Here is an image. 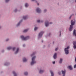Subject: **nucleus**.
Wrapping results in <instances>:
<instances>
[{"label":"nucleus","mask_w":76,"mask_h":76,"mask_svg":"<svg viewBox=\"0 0 76 76\" xmlns=\"http://www.w3.org/2000/svg\"><path fill=\"white\" fill-rule=\"evenodd\" d=\"M27 18L28 17H26V16H25L23 17V19L24 20L26 19H27Z\"/></svg>","instance_id":"nucleus-19"},{"label":"nucleus","mask_w":76,"mask_h":76,"mask_svg":"<svg viewBox=\"0 0 76 76\" xmlns=\"http://www.w3.org/2000/svg\"><path fill=\"white\" fill-rule=\"evenodd\" d=\"M74 68H76V64H75V65H74Z\"/></svg>","instance_id":"nucleus-30"},{"label":"nucleus","mask_w":76,"mask_h":76,"mask_svg":"<svg viewBox=\"0 0 76 76\" xmlns=\"http://www.w3.org/2000/svg\"><path fill=\"white\" fill-rule=\"evenodd\" d=\"M35 58H36V56H34L32 58V61L31 62V65H33L36 63V61H35Z\"/></svg>","instance_id":"nucleus-2"},{"label":"nucleus","mask_w":76,"mask_h":76,"mask_svg":"<svg viewBox=\"0 0 76 76\" xmlns=\"http://www.w3.org/2000/svg\"><path fill=\"white\" fill-rule=\"evenodd\" d=\"M37 29H38L37 27H35L34 29V31H36L37 30Z\"/></svg>","instance_id":"nucleus-27"},{"label":"nucleus","mask_w":76,"mask_h":76,"mask_svg":"<svg viewBox=\"0 0 76 76\" xmlns=\"http://www.w3.org/2000/svg\"><path fill=\"white\" fill-rule=\"evenodd\" d=\"M53 57L54 59H56V58H57V53H55Z\"/></svg>","instance_id":"nucleus-8"},{"label":"nucleus","mask_w":76,"mask_h":76,"mask_svg":"<svg viewBox=\"0 0 76 76\" xmlns=\"http://www.w3.org/2000/svg\"><path fill=\"white\" fill-rule=\"evenodd\" d=\"M28 31V29H26V30H25L23 31V32H27V31Z\"/></svg>","instance_id":"nucleus-21"},{"label":"nucleus","mask_w":76,"mask_h":76,"mask_svg":"<svg viewBox=\"0 0 76 76\" xmlns=\"http://www.w3.org/2000/svg\"><path fill=\"white\" fill-rule=\"evenodd\" d=\"M15 48H13V51H14L15 50Z\"/></svg>","instance_id":"nucleus-31"},{"label":"nucleus","mask_w":76,"mask_h":76,"mask_svg":"<svg viewBox=\"0 0 76 76\" xmlns=\"http://www.w3.org/2000/svg\"><path fill=\"white\" fill-rule=\"evenodd\" d=\"M32 1H35V0H31Z\"/></svg>","instance_id":"nucleus-42"},{"label":"nucleus","mask_w":76,"mask_h":76,"mask_svg":"<svg viewBox=\"0 0 76 76\" xmlns=\"http://www.w3.org/2000/svg\"><path fill=\"white\" fill-rule=\"evenodd\" d=\"M43 34H44V32H42V31L39 34V38L40 37H41Z\"/></svg>","instance_id":"nucleus-5"},{"label":"nucleus","mask_w":76,"mask_h":76,"mask_svg":"<svg viewBox=\"0 0 76 76\" xmlns=\"http://www.w3.org/2000/svg\"><path fill=\"white\" fill-rule=\"evenodd\" d=\"M55 63H56V62H55V61L53 62V64H54Z\"/></svg>","instance_id":"nucleus-34"},{"label":"nucleus","mask_w":76,"mask_h":76,"mask_svg":"<svg viewBox=\"0 0 76 76\" xmlns=\"http://www.w3.org/2000/svg\"><path fill=\"white\" fill-rule=\"evenodd\" d=\"M48 25H49V23H48V22H46L45 23V26L46 27L48 26Z\"/></svg>","instance_id":"nucleus-11"},{"label":"nucleus","mask_w":76,"mask_h":76,"mask_svg":"<svg viewBox=\"0 0 76 76\" xmlns=\"http://www.w3.org/2000/svg\"><path fill=\"white\" fill-rule=\"evenodd\" d=\"M58 50V48H56L55 49V51H57Z\"/></svg>","instance_id":"nucleus-32"},{"label":"nucleus","mask_w":76,"mask_h":76,"mask_svg":"<svg viewBox=\"0 0 76 76\" xmlns=\"http://www.w3.org/2000/svg\"><path fill=\"white\" fill-rule=\"evenodd\" d=\"M7 49L8 50H11V49H12V47H9L7 48Z\"/></svg>","instance_id":"nucleus-20"},{"label":"nucleus","mask_w":76,"mask_h":76,"mask_svg":"<svg viewBox=\"0 0 76 76\" xmlns=\"http://www.w3.org/2000/svg\"><path fill=\"white\" fill-rule=\"evenodd\" d=\"M61 72H62V75H63V76H65L66 72L65 71V70H64V71L62 70Z\"/></svg>","instance_id":"nucleus-6"},{"label":"nucleus","mask_w":76,"mask_h":76,"mask_svg":"<svg viewBox=\"0 0 76 76\" xmlns=\"http://www.w3.org/2000/svg\"><path fill=\"white\" fill-rule=\"evenodd\" d=\"M28 72H25L24 73L25 75H28Z\"/></svg>","instance_id":"nucleus-24"},{"label":"nucleus","mask_w":76,"mask_h":76,"mask_svg":"<svg viewBox=\"0 0 76 76\" xmlns=\"http://www.w3.org/2000/svg\"><path fill=\"white\" fill-rule=\"evenodd\" d=\"M69 48V46H68L66 48H65L64 51L66 54H69V50H68Z\"/></svg>","instance_id":"nucleus-3"},{"label":"nucleus","mask_w":76,"mask_h":76,"mask_svg":"<svg viewBox=\"0 0 76 76\" xmlns=\"http://www.w3.org/2000/svg\"><path fill=\"white\" fill-rule=\"evenodd\" d=\"M75 20H71V25H70V27L69 29L70 31H72V28H73V26H72V25H75Z\"/></svg>","instance_id":"nucleus-1"},{"label":"nucleus","mask_w":76,"mask_h":76,"mask_svg":"<svg viewBox=\"0 0 76 76\" xmlns=\"http://www.w3.org/2000/svg\"><path fill=\"white\" fill-rule=\"evenodd\" d=\"M13 74L14 75V76H17V75H16V73L15 71H13L12 72Z\"/></svg>","instance_id":"nucleus-17"},{"label":"nucleus","mask_w":76,"mask_h":76,"mask_svg":"<svg viewBox=\"0 0 76 76\" xmlns=\"http://www.w3.org/2000/svg\"><path fill=\"white\" fill-rule=\"evenodd\" d=\"M75 2H76V0H75Z\"/></svg>","instance_id":"nucleus-46"},{"label":"nucleus","mask_w":76,"mask_h":76,"mask_svg":"<svg viewBox=\"0 0 76 76\" xmlns=\"http://www.w3.org/2000/svg\"><path fill=\"white\" fill-rule=\"evenodd\" d=\"M25 45H23V47H25Z\"/></svg>","instance_id":"nucleus-40"},{"label":"nucleus","mask_w":76,"mask_h":76,"mask_svg":"<svg viewBox=\"0 0 76 76\" xmlns=\"http://www.w3.org/2000/svg\"><path fill=\"white\" fill-rule=\"evenodd\" d=\"M35 54V53H34L33 54H32V55H31V57H32V56H33V55H34V54Z\"/></svg>","instance_id":"nucleus-29"},{"label":"nucleus","mask_w":76,"mask_h":76,"mask_svg":"<svg viewBox=\"0 0 76 76\" xmlns=\"http://www.w3.org/2000/svg\"><path fill=\"white\" fill-rule=\"evenodd\" d=\"M50 24H51L52 23L50 22Z\"/></svg>","instance_id":"nucleus-41"},{"label":"nucleus","mask_w":76,"mask_h":76,"mask_svg":"<svg viewBox=\"0 0 76 76\" xmlns=\"http://www.w3.org/2000/svg\"><path fill=\"white\" fill-rule=\"evenodd\" d=\"M19 48H17V49L15 53V54H17V53H18V51H19Z\"/></svg>","instance_id":"nucleus-12"},{"label":"nucleus","mask_w":76,"mask_h":76,"mask_svg":"<svg viewBox=\"0 0 76 76\" xmlns=\"http://www.w3.org/2000/svg\"><path fill=\"white\" fill-rule=\"evenodd\" d=\"M58 74L59 75H60L61 74V72H58Z\"/></svg>","instance_id":"nucleus-36"},{"label":"nucleus","mask_w":76,"mask_h":76,"mask_svg":"<svg viewBox=\"0 0 76 76\" xmlns=\"http://www.w3.org/2000/svg\"><path fill=\"white\" fill-rule=\"evenodd\" d=\"M61 35V34H60V37Z\"/></svg>","instance_id":"nucleus-45"},{"label":"nucleus","mask_w":76,"mask_h":76,"mask_svg":"<svg viewBox=\"0 0 76 76\" xmlns=\"http://www.w3.org/2000/svg\"><path fill=\"white\" fill-rule=\"evenodd\" d=\"M9 41V39H7L6 40V41Z\"/></svg>","instance_id":"nucleus-37"},{"label":"nucleus","mask_w":76,"mask_h":76,"mask_svg":"<svg viewBox=\"0 0 76 76\" xmlns=\"http://www.w3.org/2000/svg\"><path fill=\"white\" fill-rule=\"evenodd\" d=\"M23 62H26V61H27V60L25 58H24L23 60Z\"/></svg>","instance_id":"nucleus-13"},{"label":"nucleus","mask_w":76,"mask_h":76,"mask_svg":"<svg viewBox=\"0 0 76 76\" xmlns=\"http://www.w3.org/2000/svg\"><path fill=\"white\" fill-rule=\"evenodd\" d=\"M44 72V71L40 70L39 71V73H43Z\"/></svg>","instance_id":"nucleus-14"},{"label":"nucleus","mask_w":76,"mask_h":76,"mask_svg":"<svg viewBox=\"0 0 76 76\" xmlns=\"http://www.w3.org/2000/svg\"><path fill=\"white\" fill-rule=\"evenodd\" d=\"M73 48H74V49H76V45H74Z\"/></svg>","instance_id":"nucleus-25"},{"label":"nucleus","mask_w":76,"mask_h":76,"mask_svg":"<svg viewBox=\"0 0 76 76\" xmlns=\"http://www.w3.org/2000/svg\"><path fill=\"white\" fill-rule=\"evenodd\" d=\"M73 35H75V37H76V30H75V29H74V30Z\"/></svg>","instance_id":"nucleus-10"},{"label":"nucleus","mask_w":76,"mask_h":76,"mask_svg":"<svg viewBox=\"0 0 76 76\" xmlns=\"http://www.w3.org/2000/svg\"><path fill=\"white\" fill-rule=\"evenodd\" d=\"M42 42H43V40L42 41Z\"/></svg>","instance_id":"nucleus-44"},{"label":"nucleus","mask_w":76,"mask_h":76,"mask_svg":"<svg viewBox=\"0 0 76 76\" xmlns=\"http://www.w3.org/2000/svg\"><path fill=\"white\" fill-rule=\"evenodd\" d=\"M46 11H47V10H45L44 11V12H46Z\"/></svg>","instance_id":"nucleus-35"},{"label":"nucleus","mask_w":76,"mask_h":76,"mask_svg":"<svg viewBox=\"0 0 76 76\" xmlns=\"http://www.w3.org/2000/svg\"><path fill=\"white\" fill-rule=\"evenodd\" d=\"M37 13H40L41 12V10L39 8H37Z\"/></svg>","instance_id":"nucleus-7"},{"label":"nucleus","mask_w":76,"mask_h":76,"mask_svg":"<svg viewBox=\"0 0 76 76\" xmlns=\"http://www.w3.org/2000/svg\"><path fill=\"white\" fill-rule=\"evenodd\" d=\"M68 68L69 69V70H73V68H72V66H68Z\"/></svg>","instance_id":"nucleus-9"},{"label":"nucleus","mask_w":76,"mask_h":76,"mask_svg":"<svg viewBox=\"0 0 76 76\" xmlns=\"http://www.w3.org/2000/svg\"><path fill=\"white\" fill-rule=\"evenodd\" d=\"M9 0H6L5 2H6V3H7V2H9Z\"/></svg>","instance_id":"nucleus-28"},{"label":"nucleus","mask_w":76,"mask_h":76,"mask_svg":"<svg viewBox=\"0 0 76 76\" xmlns=\"http://www.w3.org/2000/svg\"><path fill=\"white\" fill-rule=\"evenodd\" d=\"M37 22H38V23H39V22H42V21H41L39 20H37Z\"/></svg>","instance_id":"nucleus-26"},{"label":"nucleus","mask_w":76,"mask_h":76,"mask_svg":"<svg viewBox=\"0 0 76 76\" xmlns=\"http://www.w3.org/2000/svg\"><path fill=\"white\" fill-rule=\"evenodd\" d=\"M50 73H51V76H54V74L53 73V72L50 71Z\"/></svg>","instance_id":"nucleus-16"},{"label":"nucleus","mask_w":76,"mask_h":76,"mask_svg":"<svg viewBox=\"0 0 76 76\" xmlns=\"http://www.w3.org/2000/svg\"><path fill=\"white\" fill-rule=\"evenodd\" d=\"M62 61H63V59H62L61 58L60 60L59 61L60 63H62Z\"/></svg>","instance_id":"nucleus-23"},{"label":"nucleus","mask_w":76,"mask_h":76,"mask_svg":"<svg viewBox=\"0 0 76 76\" xmlns=\"http://www.w3.org/2000/svg\"><path fill=\"white\" fill-rule=\"evenodd\" d=\"M15 12H17V10L16 9L15 10Z\"/></svg>","instance_id":"nucleus-33"},{"label":"nucleus","mask_w":76,"mask_h":76,"mask_svg":"<svg viewBox=\"0 0 76 76\" xmlns=\"http://www.w3.org/2000/svg\"><path fill=\"white\" fill-rule=\"evenodd\" d=\"M21 38L23 39V40H27L29 39V36H27V37H25L23 36H21Z\"/></svg>","instance_id":"nucleus-4"},{"label":"nucleus","mask_w":76,"mask_h":76,"mask_svg":"<svg viewBox=\"0 0 76 76\" xmlns=\"http://www.w3.org/2000/svg\"><path fill=\"white\" fill-rule=\"evenodd\" d=\"M72 15H71L70 17H69V19H71V17H72Z\"/></svg>","instance_id":"nucleus-38"},{"label":"nucleus","mask_w":76,"mask_h":76,"mask_svg":"<svg viewBox=\"0 0 76 76\" xmlns=\"http://www.w3.org/2000/svg\"><path fill=\"white\" fill-rule=\"evenodd\" d=\"M76 41H74L73 42V45H76Z\"/></svg>","instance_id":"nucleus-22"},{"label":"nucleus","mask_w":76,"mask_h":76,"mask_svg":"<svg viewBox=\"0 0 76 76\" xmlns=\"http://www.w3.org/2000/svg\"><path fill=\"white\" fill-rule=\"evenodd\" d=\"M21 22H22V20H21V21H20V22L17 24V26H19V25H20V23H21Z\"/></svg>","instance_id":"nucleus-15"},{"label":"nucleus","mask_w":76,"mask_h":76,"mask_svg":"<svg viewBox=\"0 0 76 76\" xmlns=\"http://www.w3.org/2000/svg\"><path fill=\"white\" fill-rule=\"evenodd\" d=\"M28 6H29V5L27 3H26L25 5V6L26 7H28Z\"/></svg>","instance_id":"nucleus-18"},{"label":"nucleus","mask_w":76,"mask_h":76,"mask_svg":"<svg viewBox=\"0 0 76 76\" xmlns=\"http://www.w3.org/2000/svg\"><path fill=\"white\" fill-rule=\"evenodd\" d=\"M37 5H39V4L38 3L37 4Z\"/></svg>","instance_id":"nucleus-43"},{"label":"nucleus","mask_w":76,"mask_h":76,"mask_svg":"<svg viewBox=\"0 0 76 76\" xmlns=\"http://www.w3.org/2000/svg\"><path fill=\"white\" fill-rule=\"evenodd\" d=\"M75 62H76V57H75Z\"/></svg>","instance_id":"nucleus-39"}]
</instances>
